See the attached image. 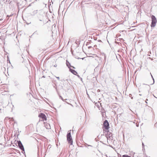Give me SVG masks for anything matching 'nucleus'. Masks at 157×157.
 Instances as JSON below:
<instances>
[{
    "mask_svg": "<svg viewBox=\"0 0 157 157\" xmlns=\"http://www.w3.org/2000/svg\"><path fill=\"white\" fill-rule=\"evenodd\" d=\"M151 26L152 27H154L156 25V23L157 22V21L155 17L153 15L151 16Z\"/></svg>",
    "mask_w": 157,
    "mask_h": 157,
    "instance_id": "f257e3e1",
    "label": "nucleus"
},
{
    "mask_svg": "<svg viewBox=\"0 0 157 157\" xmlns=\"http://www.w3.org/2000/svg\"><path fill=\"white\" fill-rule=\"evenodd\" d=\"M67 136V140L68 143L70 144L71 145H72L73 144V141L70 132H68Z\"/></svg>",
    "mask_w": 157,
    "mask_h": 157,
    "instance_id": "f03ea898",
    "label": "nucleus"
},
{
    "mask_svg": "<svg viewBox=\"0 0 157 157\" xmlns=\"http://www.w3.org/2000/svg\"><path fill=\"white\" fill-rule=\"evenodd\" d=\"M103 126L106 130H108L109 128V124L107 120H105L103 123Z\"/></svg>",
    "mask_w": 157,
    "mask_h": 157,
    "instance_id": "7ed1b4c3",
    "label": "nucleus"
},
{
    "mask_svg": "<svg viewBox=\"0 0 157 157\" xmlns=\"http://www.w3.org/2000/svg\"><path fill=\"white\" fill-rule=\"evenodd\" d=\"M17 143L18 144V145L19 147L22 151V152H23V151L25 152V149L23 146L22 144L21 141H18Z\"/></svg>",
    "mask_w": 157,
    "mask_h": 157,
    "instance_id": "20e7f679",
    "label": "nucleus"
},
{
    "mask_svg": "<svg viewBox=\"0 0 157 157\" xmlns=\"http://www.w3.org/2000/svg\"><path fill=\"white\" fill-rule=\"evenodd\" d=\"M38 116L40 117L43 120H46V117L45 115L43 113H41Z\"/></svg>",
    "mask_w": 157,
    "mask_h": 157,
    "instance_id": "39448f33",
    "label": "nucleus"
},
{
    "mask_svg": "<svg viewBox=\"0 0 157 157\" xmlns=\"http://www.w3.org/2000/svg\"><path fill=\"white\" fill-rule=\"evenodd\" d=\"M70 70L72 73L75 75H76V74H77V72L74 70L70 69Z\"/></svg>",
    "mask_w": 157,
    "mask_h": 157,
    "instance_id": "423d86ee",
    "label": "nucleus"
},
{
    "mask_svg": "<svg viewBox=\"0 0 157 157\" xmlns=\"http://www.w3.org/2000/svg\"><path fill=\"white\" fill-rule=\"evenodd\" d=\"M14 86H17L19 85V82L16 80L14 81Z\"/></svg>",
    "mask_w": 157,
    "mask_h": 157,
    "instance_id": "0eeeda50",
    "label": "nucleus"
},
{
    "mask_svg": "<svg viewBox=\"0 0 157 157\" xmlns=\"http://www.w3.org/2000/svg\"><path fill=\"white\" fill-rule=\"evenodd\" d=\"M45 125V127H46V128L48 129L50 128V126L49 124H47Z\"/></svg>",
    "mask_w": 157,
    "mask_h": 157,
    "instance_id": "6e6552de",
    "label": "nucleus"
},
{
    "mask_svg": "<svg viewBox=\"0 0 157 157\" xmlns=\"http://www.w3.org/2000/svg\"><path fill=\"white\" fill-rule=\"evenodd\" d=\"M66 64H67V66L69 67V66H70V63H69V62H68L67 60L66 61Z\"/></svg>",
    "mask_w": 157,
    "mask_h": 157,
    "instance_id": "1a4fd4ad",
    "label": "nucleus"
},
{
    "mask_svg": "<svg viewBox=\"0 0 157 157\" xmlns=\"http://www.w3.org/2000/svg\"><path fill=\"white\" fill-rule=\"evenodd\" d=\"M122 157H132L129 155H123Z\"/></svg>",
    "mask_w": 157,
    "mask_h": 157,
    "instance_id": "9d476101",
    "label": "nucleus"
},
{
    "mask_svg": "<svg viewBox=\"0 0 157 157\" xmlns=\"http://www.w3.org/2000/svg\"><path fill=\"white\" fill-rule=\"evenodd\" d=\"M33 34H36V35H38L39 33H38V32L37 31H36L33 33Z\"/></svg>",
    "mask_w": 157,
    "mask_h": 157,
    "instance_id": "9b49d317",
    "label": "nucleus"
},
{
    "mask_svg": "<svg viewBox=\"0 0 157 157\" xmlns=\"http://www.w3.org/2000/svg\"><path fill=\"white\" fill-rule=\"evenodd\" d=\"M86 146H90V147H92V146L91 145H89L88 144H86Z\"/></svg>",
    "mask_w": 157,
    "mask_h": 157,
    "instance_id": "f8f14e48",
    "label": "nucleus"
},
{
    "mask_svg": "<svg viewBox=\"0 0 157 157\" xmlns=\"http://www.w3.org/2000/svg\"><path fill=\"white\" fill-rule=\"evenodd\" d=\"M151 75V77H152V79H153V83H152V84H153V83H154V78H153V77L152 76V75Z\"/></svg>",
    "mask_w": 157,
    "mask_h": 157,
    "instance_id": "ddd939ff",
    "label": "nucleus"
},
{
    "mask_svg": "<svg viewBox=\"0 0 157 157\" xmlns=\"http://www.w3.org/2000/svg\"><path fill=\"white\" fill-rule=\"evenodd\" d=\"M59 98L63 101V98L62 97V96H59Z\"/></svg>",
    "mask_w": 157,
    "mask_h": 157,
    "instance_id": "4468645a",
    "label": "nucleus"
},
{
    "mask_svg": "<svg viewBox=\"0 0 157 157\" xmlns=\"http://www.w3.org/2000/svg\"><path fill=\"white\" fill-rule=\"evenodd\" d=\"M56 78L58 79V80H59V77H56Z\"/></svg>",
    "mask_w": 157,
    "mask_h": 157,
    "instance_id": "2eb2a0df",
    "label": "nucleus"
},
{
    "mask_svg": "<svg viewBox=\"0 0 157 157\" xmlns=\"http://www.w3.org/2000/svg\"><path fill=\"white\" fill-rule=\"evenodd\" d=\"M67 100V99H63V101L64 102H66V101Z\"/></svg>",
    "mask_w": 157,
    "mask_h": 157,
    "instance_id": "dca6fc26",
    "label": "nucleus"
},
{
    "mask_svg": "<svg viewBox=\"0 0 157 157\" xmlns=\"http://www.w3.org/2000/svg\"><path fill=\"white\" fill-rule=\"evenodd\" d=\"M77 76L79 78H81V77L80 76L78 75H77Z\"/></svg>",
    "mask_w": 157,
    "mask_h": 157,
    "instance_id": "f3484780",
    "label": "nucleus"
},
{
    "mask_svg": "<svg viewBox=\"0 0 157 157\" xmlns=\"http://www.w3.org/2000/svg\"><path fill=\"white\" fill-rule=\"evenodd\" d=\"M98 42H101V40H98Z\"/></svg>",
    "mask_w": 157,
    "mask_h": 157,
    "instance_id": "a211bd4d",
    "label": "nucleus"
},
{
    "mask_svg": "<svg viewBox=\"0 0 157 157\" xmlns=\"http://www.w3.org/2000/svg\"><path fill=\"white\" fill-rule=\"evenodd\" d=\"M80 79H81V80L82 82V78L81 77V78H80Z\"/></svg>",
    "mask_w": 157,
    "mask_h": 157,
    "instance_id": "6ab92c4d",
    "label": "nucleus"
},
{
    "mask_svg": "<svg viewBox=\"0 0 157 157\" xmlns=\"http://www.w3.org/2000/svg\"><path fill=\"white\" fill-rule=\"evenodd\" d=\"M91 46H89V47H88V48H89V49H90V48H91Z\"/></svg>",
    "mask_w": 157,
    "mask_h": 157,
    "instance_id": "aec40b11",
    "label": "nucleus"
},
{
    "mask_svg": "<svg viewBox=\"0 0 157 157\" xmlns=\"http://www.w3.org/2000/svg\"><path fill=\"white\" fill-rule=\"evenodd\" d=\"M71 67L73 68H75V67H73V66H71Z\"/></svg>",
    "mask_w": 157,
    "mask_h": 157,
    "instance_id": "412c9836",
    "label": "nucleus"
},
{
    "mask_svg": "<svg viewBox=\"0 0 157 157\" xmlns=\"http://www.w3.org/2000/svg\"><path fill=\"white\" fill-rule=\"evenodd\" d=\"M145 102H146V103L147 104V101H145Z\"/></svg>",
    "mask_w": 157,
    "mask_h": 157,
    "instance_id": "4be33fe9",
    "label": "nucleus"
},
{
    "mask_svg": "<svg viewBox=\"0 0 157 157\" xmlns=\"http://www.w3.org/2000/svg\"><path fill=\"white\" fill-rule=\"evenodd\" d=\"M142 146H144V145L143 143H142Z\"/></svg>",
    "mask_w": 157,
    "mask_h": 157,
    "instance_id": "5701e85b",
    "label": "nucleus"
},
{
    "mask_svg": "<svg viewBox=\"0 0 157 157\" xmlns=\"http://www.w3.org/2000/svg\"><path fill=\"white\" fill-rule=\"evenodd\" d=\"M56 66H57V65H55V66H54V67H56Z\"/></svg>",
    "mask_w": 157,
    "mask_h": 157,
    "instance_id": "b1692460",
    "label": "nucleus"
},
{
    "mask_svg": "<svg viewBox=\"0 0 157 157\" xmlns=\"http://www.w3.org/2000/svg\"><path fill=\"white\" fill-rule=\"evenodd\" d=\"M145 101H148V99H146Z\"/></svg>",
    "mask_w": 157,
    "mask_h": 157,
    "instance_id": "393cba45",
    "label": "nucleus"
},
{
    "mask_svg": "<svg viewBox=\"0 0 157 157\" xmlns=\"http://www.w3.org/2000/svg\"><path fill=\"white\" fill-rule=\"evenodd\" d=\"M155 97V98H156V97H155V96L154 95H153Z\"/></svg>",
    "mask_w": 157,
    "mask_h": 157,
    "instance_id": "a878e982",
    "label": "nucleus"
},
{
    "mask_svg": "<svg viewBox=\"0 0 157 157\" xmlns=\"http://www.w3.org/2000/svg\"><path fill=\"white\" fill-rule=\"evenodd\" d=\"M63 79L62 80H61V81H63Z\"/></svg>",
    "mask_w": 157,
    "mask_h": 157,
    "instance_id": "bb28decb",
    "label": "nucleus"
},
{
    "mask_svg": "<svg viewBox=\"0 0 157 157\" xmlns=\"http://www.w3.org/2000/svg\"><path fill=\"white\" fill-rule=\"evenodd\" d=\"M43 77L44 78V77H44V76H43Z\"/></svg>",
    "mask_w": 157,
    "mask_h": 157,
    "instance_id": "cd10ccee",
    "label": "nucleus"
},
{
    "mask_svg": "<svg viewBox=\"0 0 157 157\" xmlns=\"http://www.w3.org/2000/svg\"><path fill=\"white\" fill-rule=\"evenodd\" d=\"M12 119H13V118H12Z\"/></svg>",
    "mask_w": 157,
    "mask_h": 157,
    "instance_id": "c85d7f7f",
    "label": "nucleus"
}]
</instances>
